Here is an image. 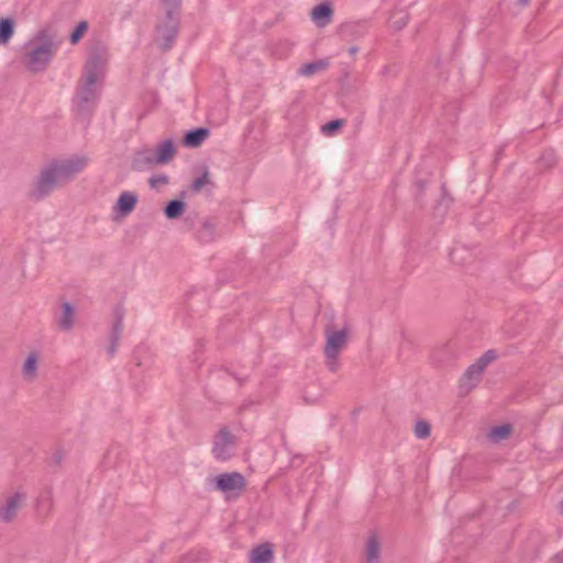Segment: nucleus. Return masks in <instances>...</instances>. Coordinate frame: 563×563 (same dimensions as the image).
<instances>
[{
  "label": "nucleus",
  "mask_w": 563,
  "mask_h": 563,
  "mask_svg": "<svg viewBox=\"0 0 563 563\" xmlns=\"http://www.w3.org/2000/svg\"><path fill=\"white\" fill-rule=\"evenodd\" d=\"M87 165L88 158L79 155L49 161L34 177L27 198L34 202L46 199L54 190L70 183Z\"/></svg>",
  "instance_id": "1"
},
{
  "label": "nucleus",
  "mask_w": 563,
  "mask_h": 563,
  "mask_svg": "<svg viewBox=\"0 0 563 563\" xmlns=\"http://www.w3.org/2000/svg\"><path fill=\"white\" fill-rule=\"evenodd\" d=\"M87 165L88 158L79 155L49 161L34 177L27 198L34 202L46 199L54 190L70 183Z\"/></svg>",
  "instance_id": "2"
},
{
  "label": "nucleus",
  "mask_w": 563,
  "mask_h": 563,
  "mask_svg": "<svg viewBox=\"0 0 563 563\" xmlns=\"http://www.w3.org/2000/svg\"><path fill=\"white\" fill-rule=\"evenodd\" d=\"M107 60L108 48L103 44L98 43L90 48L75 97L77 111L81 115L89 114L97 103L98 82L103 78Z\"/></svg>",
  "instance_id": "3"
},
{
  "label": "nucleus",
  "mask_w": 563,
  "mask_h": 563,
  "mask_svg": "<svg viewBox=\"0 0 563 563\" xmlns=\"http://www.w3.org/2000/svg\"><path fill=\"white\" fill-rule=\"evenodd\" d=\"M57 44L55 42V34L49 29H43L30 40L25 46L22 55V64L31 73L44 71L55 51Z\"/></svg>",
  "instance_id": "4"
},
{
  "label": "nucleus",
  "mask_w": 563,
  "mask_h": 563,
  "mask_svg": "<svg viewBox=\"0 0 563 563\" xmlns=\"http://www.w3.org/2000/svg\"><path fill=\"white\" fill-rule=\"evenodd\" d=\"M325 344L323 354L325 357V366L330 372H336L339 368V354L345 349L349 342V329H335L332 323L324 325Z\"/></svg>",
  "instance_id": "5"
},
{
  "label": "nucleus",
  "mask_w": 563,
  "mask_h": 563,
  "mask_svg": "<svg viewBox=\"0 0 563 563\" xmlns=\"http://www.w3.org/2000/svg\"><path fill=\"white\" fill-rule=\"evenodd\" d=\"M178 22L177 13L164 12L163 20L156 26V42L163 51L172 47L177 34Z\"/></svg>",
  "instance_id": "6"
},
{
  "label": "nucleus",
  "mask_w": 563,
  "mask_h": 563,
  "mask_svg": "<svg viewBox=\"0 0 563 563\" xmlns=\"http://www.w3.org/2000/svg\"><path fill=\"white\" fill-rule=\"evenodd\" d=\"M236 445V438L227 428H222L214 435L212 454L219 461L229 460Z\"/></svg>",
  "instance_id": "7"
},
{
  "label": "nucleus",
  "mask_w": 563,
  "mask_h": 563,
  "mask_svg": "<svg viewBox=\"0 0 563 563\" xmlns=\"http://www.w3.org/2000/svg\"><path fill=\"white\" fill-rule=\"evenodd\" d=\"M212 481L214 482L216 488L223 494H240L244 490L246 484L243 475L238 472L220 474Z\"/></svg>",
  "instance_id": "8"
},
{
  "label": "nucleus",
  "mask_w": 563,
  "mask_h": 563,
  "mask_svg": "<svg viewBox=\"0 0 563 563\" xmlns=\"http://www.w3.org/2000/svg\"><path fill=\"white\" fill-rule=\"evenodd\" d=\"M54 320L59 331L70 332L76 322V311L74 306L70 302L63 301Z\"/></svg>",
  "instance_id": "9"
},
{
  "label": "nucleus",
  "mask_w": 563,
  "mask_h": 563,
  "mask_svg": "<svg viewBox=\"0 0 563 563\" xmlns=\"http://www.w3.org/2000/svg\"><path fill=\"white\" fill-rule=\"evenodd\" d=\"M26 496L24 493L16 492L8 497L5 504L0 509V517L3 521L10 522L16 516L18 511L23 506Z\"/></svg>",
  "instance_id": "10"
},
{
  "label": "nucleus",
  "mask_w": 563,
  "mask_h": 563,
  "mask_svg": "<svg viewBox=\"0 0 563 563\" xmlns=\"http://www.w3.org/2000/svg\"><path fill=\"white\" fill-rule=\"evenodd\" d=\"M362 563H382V542L376 533L366 539Z\"/></svg>",
  "instance_id": "11"
},
{
  "label": "nucleus",
  "mask_w": 563,
  "mask_h": 563,
  "mask_svg": "<svg viewBox=\"0 0 563 563\" xmlns=\"http://www.w3.org/2000/svg\"><path fill=\"white\" fill-rule=\"evenodd\" d=\"M155 165H158L156 163V156L153 148L150 147L137 151L132 161V168L139 172L151 168Z\"/></svg>",
  "instance_id": "12"
},
{
  "label": "nucleus",
  "mask_w": 563,
  "mask_h": 563,
  "mask_svg": "<svg viewBox=\"0 0 563 563\" xmlns=\"http://www.w3.org/2000/svg\"><path fill=\"white\" fill-rule=\"evenodd\" d=\"M153 151L156 156V163L159 165H165L174 158L176 154V145L173 140L168 139L158 143L156 147L153 148Z\"/></svg>",
  "instance_id": "13"
},
{
  "label": "nucleus",
  "mask_w": 563,
  "mask_h": 563,
  "mask_svg": "<svg viewBox=\"0 0 563 563\" xmlns=\"http://www.w3.org/2000/svg\"><path fill=\"white\" fill-rule=\"evenodd\" d=\"M137 202V196L131 191H123L114 206V211L121 217L129 216L135 208Z\"/></svg>",
  "instance_id": "14"
},
{
  "label": "nucleus",
  "mask_w": 563,
  "mask_h": 563,
  "mask_svg": "<svg viewBox=\"0 0 563 563\" xmlns=\"http://www.w3.org/2000/svg\"><path fill=\"white\" fill-rule=\"evenodd\" d=\"M483 372L484 369L477 363L471 365L461 378L462 390L470 393L479 382Z\"/></svg>",
  "instance_id": "15"
},
{
  "label": "nucleus",
  "mask_w": 563,
  "mask_h": 563,
  "mask_svg": "<svg viewBox=\"0 0 563 563\" xmlns=\"http://www.w3.org/2000/svg\"><path fill=\"white\" fill-rule=\"evenodd\" d=\"M274 554L272 544L263 543L250 552V563H273Z\"/></svg>",
  "instance_id": "16"
},
{
  "label": "nucleus",
  "mask_w": 563,
  "mask_h": 563,
  "mask_svg": "<svg viewBox=\"0 0 563 563\" xmlns=\"http://www.w3.org/2000/svg\"><path fill=\"white\" fill-rule=\"evenodd\" d=\"M210 132L206 128H198L191 131H188L183 139V144L186 147L195 148L199 147L205 140L209 136Z\"/></svg>",
  "instance_id": "17"
},
{
  "label": "nucleus",
  "mask_w": 563,
  "mask_h": 563,
  "mask_svg": "<svg viewBox=\"0 0 563 563\" xmlns=\"http://www.w3.org/2000/svg\"><path fill=\"white\" fill-rule=\"evenodd\" d=\"M333 9L330 3H321L311 10V19L318 26H325L330 23Z\"/></svg>",
  "instance_id": "18"
},
{
  "label": "nucleus",
  "mask_w": 563,
  "mask_h": 563,
  "mask_svg": "<svg viewBox=\"0 0 563 563\" xmlns=\"http://www.w3.org/2000/svg\"><path fill=\"white\" fill-rule=\"evenodd\" d=\"M37 512L41 517H48L53 509V493L51 488H45L36 500Z\"/></svg>",
  "instance_id": "19"
},
{
  "label": "nucleus",
  "mask_w": 563,
  "mask_h": 563,
  "mask_svg": "<svg viewBox=\"0 0 563 563\" xmlns=\"http://www.w3.org/2000/svg\"><path fill=\"white\" fill-rule=\"evenodd\" d=\"M22 375L25 380L33 382L37 376V356L35 353H30L23 364Z\"/></svg>",
  "instance_id": "20"
},
{
  "label": "nucleus",
  "mask_w": 563,
  "mask_h": 563,
  "mask_svg": "<svg viewBox=\"0 0 563 563\" xmlns=\"http://www.w3.org/2000/svg\"><path fill=\"white\" fill-rule=\"evenodd\" d=\"M186 203L181 200L174 199L164 208V214L169 220L178 219L185 211Z\"/></svg>",
  "instance_id": "21"
},
{
  "label": "nucleus",
  "mask_w": 563,
  "mask_h": 563,
  "mask_svg": "<svg viewBox=\"0 0 563 563\" xmlns=\"http://www.w3.org/2000/svg\"><path fill=\"white\" fill-rule=\"evenodd\" d=\"M329 62L325 59H319L312 63L303 64L299 69L298 74L301 76H312L321 70L327 69Z\"/></svg>",
  "instance_id": "22"
},
{
  "label": "nucleus",
  "mask_w": 563,
  "mask_h": 563,
  "mask_svg": "<svg viewBox=\"0 0 563 563\" xmlns=\"http://www.w3.org/2000/svg\"><path fill=\"white\" fill-rule=\"evenodd\" d=\"M200 175L191 183V190L195 192H200L205 186L211 184L210 180V172L207 165H202L199 167Z\"/></svg>",
  "instance_id": "23"
},
{
  "label": "nucleus",
  "mask_w": 563,
  "mask_h": 563,
  "mask_svg": "<svg viewBox=\"0 0 563 563\" xmlns=\"http://www.w3.org/2000/svg\"><path fill=\"white\" fill-rule=\"evenodd\" d=\"M14 33L12 19H0V45H5Z\"/></svg>",
  "instance_id": "24"
},
{
  "label": "nucleus",
  "mask_w": 563,
  "mask_h": 563,
  "mask_svg": "<svg viewBox=\"0 0 563 563\" xmlns=\"http://www.w3.org/2000/svg\"><path fill=\"white\" fill-rule=\"evenodd\" d=\"M122 331H123V311L121 308H117L115 309V321L112 325V330L110 333V341L120 342Z\"/></svg>",
  "instance_id": "25"
},
{
  "label": "nucleus",
  "mask_w": 563,
  "mask_h": 563,
  "mask_svg": "<svg viewBox=\"0 0 563 563\" xmlns=\"http://www.w3.org/2000/svg\"><path fill=\"white\" fill-rule=\"evenodd\" d=\"M512 428L510 424L495 427L489 432V438L494 442L506 440L510 437Z\"/></svg>",
  "instance_id": "26"
},
{
  "label": "nucleus",
  "mask_w": 563,
  "mask_h": 563,
  "mask_svg": "<svg viewBox=\"0 0 563 563\" xmlns=\"http://www.w3.org/2000/svg\"><path fill=\"white\" fill-rule=\"evenodd\" d=\"M216 223L212 220H205L199 232V239L202 242H210L214 238Z\"/></svg>",
  "instance_id": "27"
},
{
  "label": "nucleus",
  "mask_w": 563,
  "mask_h": 563,
  "mask_svg": "<svg viewBox=\"0 0 563 563\" xmlns=\"http://www.w3.org/2000/svg\"><path fill=\"white\" fill-rule=\"evenodd\" d=\"M87 30H88V23L86 21L79 22L70 35L71 44H76L84 36V34L87 32Z\"/></svg>",
  "instance_id": "28"
},
{
  "label": "nucleus",
  "mask_w": 563,
  "mask_h": 563,
  "mask_svg": "<svg viewBox=\"0 0 563 563\" xmlns=\"http://www.w3.org/2000/svg\"><path fill=\"white\" fill-rule=\"evenodd\" d=\"M407 22L408 14L405 12H398L391 16V26L397 31L401 30L407 24Z\"/></svg>",
  "instance_id": "29"
},
{
  "label": "nucleus",
  "mask_w": 563,
  "mask_h": 563,
  "mask_svg": "<svg viewBox=\"0 0 563 563\" xmlns=\"http://www.w3.org/2000/svg\"><path fill=\"white\" fill-rule=\"evenodd\" d=\"M415 434L419 439H426L430 435V424L427 421H418L415 426Z\"/></svg>",
  "instance_id": "30"
},
{
  "label": "nucleus",
  "mask_w": 563,
  "mask_h": 563,
  "mask_svg": "<svg viewBox=\"0 0 563 563\" xmlns=\"http://www.w3.org/2000/svg\"><path fill=\"white\" fill-rule=\"evenodd\" d=\"M497 353L494 350H489L486 353H484L478 360L477 364L482 367V369H485L486 366L492 363L494 360H496Z\"/></svg>",
  "instance_id": "31"
},
{
  "label": "nucleus",
  "mask_w": 563,
  "mask_h": 563,
  "mask_svg": "<svg viewBox=\"0 0 563 563\" xmlns=\"http://www.w3.org/2000/svg\"><path fill=\"white\" fill-rule=\"evenodd\" d=\"M181 0H163V10L168 13H177L180 8Z\"/></svg>",
  "instance_id": "32"
},
{
  "label": "nucleus",
  "mask_w": 563,
  "mask_h": 563,
  "mask_svg": "<svg viewBox=\"0 0 563 563\" xmlns=\"http://www.w3.org/2000/svg\"><path fill=\"white\" fill-rule=\"evenodd\" d=\"M342 124H343L342 120H333V121H330L329 123H327L325 125H323L322 131L325 134H332L336 130H339L342 126Z\"/></svg>",
  "instance_id": "33"
},
{
  "label": "nucleus",
  "mask_w": 563,
  "mask_h": 563,
  "mask_svg": "<svg viewBox=\"0 0 563 563\" xmlns=\"http://www.w3.org/2000/svg\"><path fill=\"white\" fill-rule=\"evenodd\" d=\"M148 181L152 188H158L161 186L168 184V177L166 175L153 176L150 178Z\"/></svg>",
  "instance_id": "34"
},
{
  "label": "nucleus",
  "mask_w": 563,
  "mask_h": 563,
  "mask_svg": "<svg viewBox=\"0 0 563 563\" xmlns=\"http://www.w3.org/2000/svg\"><path fill=\"white\" fill-rule=\"evenodd\" d=\"M64 459L65 452L62 450H56L49 459V464L53 466H59Z\"/></svg>",
  "instance_id": "35"
},
{
  "label": "nucleus",
  "mask_w": 563,
  "mask_h": 563,
  "mask_svg": "<svg viewBox=\"0 0 563 563\" xmlns=\"http://www.w3.org/2000/svg\"><path fill=\"white\" fill-rule=\"evenodd\" d=\"M541 162H544L547 167H551L554 164L555 158L552 153H548L541 157Z\"/></svg>",
  "instance_id": "36"
},
{
  "label": "nucleus",
  "mask_w": 563,
  "mask_h": 563,
  "mask_svg": "<svg viewBox=\"0 0 563 563\" xmlns=\"http://www.w3.org/2000/svg\"><path fill=\"white\" fill-rule=\"evenodd\" d=\"M119 342L118 341H110V345L107 349V353L109 356H113L118 350Z\"/></svg>",
  "instance_id": "37"
},
{
  "label": "nucleus",
  "mask_w": 563,
  "mask_h": 563,
  "mask_svg": "<svg viewBox=\"0 0 563 563\" xmlns=\"http://www.w3.org/2000/svg\"><path fill=\"white\" fill-rule=\"evenodd\" d=\"M529 1L530 0H517V2L522 7H527L529 4Z\"/></svg>",
  "instance_id": "38"
},
{
  "label": "nucleus",
  "mask_w": 563,
  "mask_h": 563,
  "mask_svg": "<svg viewBox=\"0 0 563 563\" xmlns=\"http://www.w3.org/2000/svg\"><path fill=\"white\" fill-rule=\"evenodd\" d=\"M358 48L356 46L350 47L349 52L351 55H355L357 53Z\"/></svg>",
  "instance_id": "39"
},
{
  "label": "nucleus",
  "mask_w": 563,
  "mask_h": 563,
  "mask_svg": "<svg viewBox=\"0 0 563 563\" xmlns=\"http://www.w3.org/2000/svg\"><path fill=\"white\" fill-rule=\"evenodd\" d=\"M559 509H560V512L563 515V500L560 503Z\"/></svg>",
  "instance_id": "40"
}]
</instances>
